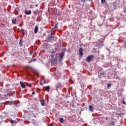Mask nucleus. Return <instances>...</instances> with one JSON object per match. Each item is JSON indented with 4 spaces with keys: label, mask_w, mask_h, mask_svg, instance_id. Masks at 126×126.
<instances>
[{
    "label": "nucleus",
    "mask_w": 126,
    "mask_h": 126,
    "mask_svg": "<svg viewBox=\"0 0 126 126\" xmlns=\"http://www.w3.org/2000/svg\"><path fill=\"white\" fill-rule=\"evenodd\" d=\"M35 6H36V7H37V6H38V5H35Z\"/></svg>",
    "instance_id": "473e14b6"
},
{
    "label": "nucleus",
    "mask_w": 126,
    "mask_h": 126,
    "mask_svg": "<svg viewBox=\"0 0 126 126\" xmlns=\"http://www.w3.org/2000/svg\"><path fill=\"white\" fill-rule=\"evenodd\" d=\"M22 32H24V30H23V29H22Z\"/></svg>",
    "instance_id": "2f4dec72"
},
{
    "label": "nucleus",
    "mask_w": 126,
    "mask_h": 126,
    "mask_svg": "<svg viewBox=\"0 0 126 126\" xmlns=\"http://www.w3.org/2000/svg\"><path fill=\"white\" fill-rule=\"evenodd\" d=\"M32 95H35V92H33L32 93Z\"/></svg>",
    "instance_id": "c756f323"
},
{
    "label": "nucleus",
    "mask_w": 126,
    "mask_h": 126,
    "mask_svg": "<svg viewBox=\"0 0 126 126\" xmlns=\"http://www.w3.org/2000/svg\"><path fill=\"white\" fill-rule=\"evenodd\" d=\"M79 52L80 56H83V49L82 48H80Z\"/></svg>",
    "instance_id": "0eeeda50"
},
{
    "label": "nucleus",
    "mask_w": 126,
    "mask_h": 126,
    "mask_svg": "<svg viewBox=\"0 0 126 126\" xmlns=\"http://www.w3.org/2000/svg\"><path fill=\"white\" fill-rule=\"evenodd\" d=\"M42 106H44L45 105V100L43 99L40 101Z\"/></svg>",
    "instance_id": "4468645a"
},
{
    "label": "nucleus",
    "mask_w": 126,
    "mask_h": 126,
    "mask_svg": "<svg viewBox=\"0 0 126 126\" xmlns=\"http://www.w3.org/2000/svg\"><path fill=\"white\" fill-rule=\"evenodd\" d=\"M20 84L22 87V88H26V86H25V84H24V83L23 82H20Z\"/></svg>",
    "instance_id": "423d86ee"
},
{
    "label": "nucleus",
    "mask_w": 126,
    "mask_h": 126,
    "mask_svg": "<svg viewBox=\"0 0 126 126\" xmlns=\"http://www.w3.org/2000/svg\"><path fill=\"white\" fill-rule=\"evenodd\" d=\"M99 78H102L104 76V73H100V74L98 75Z\"/></svg>",
    "instance_id": "ddd939ff"
},
{
    "label": "nucleus",
    "mask_w": 126,
    "mask_h": 126,
    "mask_svg": "<svg viewBox=\"0 0 126 126\" xmlns=\"http://www.w3.org/2000/svg\"><path fill=\"white\" fill-rule=\"evenodd\" d=\"M25 13L26 15H30V14H31L32 12L31 11H29L28 12L27 11V10L25 11Z\"/></svg>",
    "instance_id": "9d476101"
},
{
    "label": "nucleus",
    "mask_w": 126,
    "mask_h": 126,
    "mask_svg": "<svg viewBox=\"0 0 126 126\" xmlns=\"http://www.w3.org/2000/svg\"><path fill=\"white\" fill-rule=\"evenodd\" d=\"M94 58V55H90L86 59V62L87 63H90L92 61V59Z\"/></svg>",
    "instance_id": "f257e3e1"
},
{
    "label": "nucleus",
    "mask_w": 126,
    "mask_h": 126,
    "mask_svg": "<svg viewBox=\"0 0 126 126\" xmlns=\"http://www.w3.org/2000/svg\"><path fill=\"white\" fill-rule=\"evenodd\" d=\"M58 26V24H56L55 25V27L54 28L52 29V31H53L54 32H55V31H56V30H57V27Z\"/></svg>",
    "instance_id": "2eb2a0df"
},
{
    "label": "nucleus",
    "mask_w": 126,
    "mask_h": 126,
    "mask_svg": "<svg viewBox=\"0 0 126 126\" xmlns=\"http://www.w3.org/2000/svg\"><path fill=\"white\" fill-rule=\"evenodd\" d=\"M122 103H123V104H124V105H126V101H125V100H123V101H122Z\"/></svg>",
    "instance_id": "5701e85b"
},
{
    "label": "nucleus",
    "mask_w": 126,
    "mask_h": 126,
    "mask_svg": "<svg viewBox=\"0 0 126 126\" xmlns=\"http://www.w3.org/2000/svg\"><path fill=\"white\" fill-rule=\"evenodd\" d=\"M107 87H111V84H107Z\"/></svg>",
    "instance_id": "b1692460"
},
{
    "label": "nucleus",
    "mask_w": 126,
    "mask_h": 126,
    "mask_svg": "<svg viewBox=\"0 0 126 126\" xmlns=\"http://www.w3.org/2000/svg\"><path fill=\"white\" fill-rule=\"evenodd\" d=\"M44 83H46V82H44Z\"/></svg>",
    "instance_id": "f704fd0d"
},
{
    "label": "nucleus",
    "mask_w": 126,
    "mask_h": 126,
    "mask_svg": "<svg viewBox=\"0 0 126 126\" xmlns=\"http://www.w3.org/2000/svg\"><path fill=\"white\" fill-rule=\"evenodd\" d=\"M34 112H36V113H32V117H35V115H37L38 114V112H39V111L37 109H35Z\"/></svg>",
    "instance_id": "6e6552de"
},
{
    "label": "nucleus",
    "mask_w": 126,
    "mask_h": 126,
    "mask_svg": "<svg viewBox=\"0 0 126 126\" xmlns=\"http://www.w3.org/2000/svg\"><path fill=\"white\" fill-rule=\"evenodd\" d=\"M48 126H51V125H49Z\"/></svg>",
    "instance_id": "c9c22d12"
},
{
    "label": "nucleus",
    "mask_w": 126,
    "mask_h": 126,
    "mask_svg": "<svg viewBox=\"0 0 126 126\" xmlns=\"http://www.w3.org/2000/svg\"><path fill=\"white\" fill-rule=\"evenodd\" d=\"M45 91H47V92H50V86H47L46 87H45Z\"/></svg>",
    "instance_id": "9b49d317"
},
{
    "label": "nucleus",
    "mask_w": 126,
    "mask_h": 126,
    "mask_svg": "<svg viewBox=\"0 0 126 126\" xmlns=\"http://www.w3.org/2000/svg\"><path fill=\"white\" fill-rule=\"evenodd\" d=\"M32 63V60H31L29 62V63Z\"/></svg>",
    "instance_id": "c85d7f7f"
},
{
    "label": "nucleus",
    "mask_w": 126,
    "mask_h": 126,
    "mask_svg": "<svg viewBox=\"0 0 126 126\" xmlns=\"http://www.w3.org/2000/svg\"><path fill=\"white\" fill-rule=\"evenodd\" d=\"M81 2H85V0H81Z\"/></svg>",
    "instance_id": "bb28decb"
},
{
    "label": "nucleus",
    "mask_w": 126,
    "mask_h": 126,
    "mask_svg": "<svg viewBox=\"0 0 126 126\" xmlns=\"http://www.w3.org/2000/svg\"><path fill=\"white\" fill-rule=\"evenodd\" d=\"M30 8H34V5H30Z\"/></svg>",
    "instance_id": "aec40b11"
},
{
    "label": "nucleus",
    "mask_w": 126,
    "mask_h": 126,
    "mask_svg": "<svg viewBox=\"0 0 126 126\" xmlns=\"http://www.w3.org/2000/svg\"><path fill=\"white\" fill-rule=\"evenodd\" d=\"M89 110L91 112H94V108L93 107V106H92V105H90L89 106Z\"/></svg>",
    "instance_id": "1a4fd4ad"
},
{
    "label": "nucleus",
    "mask_w": 126,
    "mask_h": 126,
    "mask_svg": "<svg viewBox=\"0 0 126 126\" xmlns=\"http://www.w3.org/2000/svg\"><path fill=\"white\" fill-rule=\"evenodd\" d=\"M39 28H38V26H36L34 28V33L36 34L37 32H38Z\"/></svg>",
    "instance_id": "f8f14e48"
},
{
    "label": "nucleus",
    "mask_w": 126,
    "mask_h": 126,
    "mask_svg": "<svg viewBox=\"0 0 126 126\" xmlns=\"http://www.w3.org/2000/svg\"><path fill=\"white\" fill-rule=\"evenodd\" d=\"M10 123H11V124H13V123H14V121L10 120Z\"/></svg>",
    "instance_id": "393cba45"
},
{
    "label": "nucleus",
    "mask_w": 126,
    "mask_h": 126,
    "mask_svg": "<svg viewBox=\"0 0 126 126\" xmlns=\"http://www.w3.org/2000/svg\"><path fill=\"white\" fill-rule=\"evenodd\" d=\"M19 45H20V47H22V46H23V45H22V39H21L20 40Z\"/></svg>",
    "instance_id": "f3484780"
},
{
    "label": "nucleus",
    "mask_w": 126,
    "mask_h": 126,
    "mask_svg": "<svg viewBox=\"0 0 126 126\" xmlns=\"http://www.w3.org/2000/svg\"><path fill=\"white\" fill-rule=\"evenodd\" d=\"M101 2L104 4V3H106V0H101Z\"/></svg>",
    "instance_id": "a211bd4d"
},
{
    "label": "nucleus",
    "mask_w": 126,
    "mask_h": 126,
    "mask_svg": "<svg viewBox=\"0 0 126 126\" xmlns=\"http://www.w3.org/2000/svg\"><path fill=\"white\" fill-rule=\"evenodd\" d=\"M40 84H42V83H41Z\"/></svg>",
    "instance_id": "e433bc0d"
},
{
    "label": "nucleus",
    "mask_w": 126,
    "mask_h": 126,
    "mask_svg": "<svg viewBox=\"0 0 126 126\" xmlns=\"http://www.w3.org/2000/svg\"><path fill=\"white\" fill-rule=\"evenodd\" d=\"M12 23L13 24H16V19H12Z\"/></svg>",
    "instance_id": "dca6fc26"
},
{
    "label": "nucleus",
    "mask_w": 126,
    "mask_h": 126,
    "mask_svg": "<svg viewBox=\"0 0 126 126\" xmlns=\"http://www.w3.org/2000/svg\"><path fill=\"white\" fill-rule=\"evenodd\" d=\"M64 56V54H63V53H62L59 55V61H60V62L62 61V60H63Z\"/></svg>",
    "instance_id": "20e7f679"
},
{
    "label": "nucleus",
    "mask_w": 126,
    "mask_h": 126,
    "mask_svg": "<svg viewBox=\"0 0 126 126\" xmlns=\"http://www.w3.org/2000/svg\"><path fill=\"white\" fill-rule=\"evenodd\" d=\"M33 13H34V14H35V15H36V14H37V12L36 11H34Z\"/></svg>",
    "instance_id": "cd10ccee"
},
{
    "label": "nucleus",
    "mask_w": 126,
    "mask_h": 126,
    "mask_svg": "<svg viewBox=\"0 0 126 126\" xmlns=\"http://www.w3.org/2000/svg\"><path fill=\"white\" fill-rule=\"evenodd\" d=\"M60 123H63V118H61L60 120Z\"/></svg>",
    "instance_id": "6ab92c4d"
},
{
    "label": "nucleus",
    "mask_w": 126,
    "mask_h": 126,
    "mask_svg": "<svg viewBox=\"0 0 126 126\" xmlns=\"http://www.w3.org/2000/svg\"><path fill=\"white\" fill-rule=\"evenodd\" d=\"M125 13H126V9L124 10Z\"/></svg>",
    "instance_id": "7c9ffc66"
},
{
    "label": "nucleus",
    "mask_w": 126,
    "mask_h": 126,
    "mask_svg": "<svg viewBox=\"0 0 126 126\" xmlns=\"http://www.w3.org/2000/svg\"><path fill=\"white\" fill-rule=\"evenodd\" d=\"M51 38H53L54 39V37L52 36Z\"/></svg>",
    "instance_id": "72a5a7b5"
},
{
    "label": "nucleus",
    "mask_w": 126,
    "mask_h": 126,
    "mask_svg": "<svg viewBox=\"0 0 126 126\" xmlns=\"http://www.w3.org/2000/svg\"><path fill=\"white\" fill-rule=\"evenodd\" d=\"M28 87H32V84H28Z\"/></svg>",
    "instance_id": "412c9836"
},
{
    "label": "nucleus",
    "mask_w": 126,
    "mask_h": 126,
    "mask_svg": "<svg viewBox=\"0 0 126 126\" xmlns=\"http://www.w3.org/2000/svg\"><path fill=\"white\" fill-rule=\"evenodd\" d=\"M57 53L56 50H53L51 53H50V57L51 59H54V57L55 56V54Z\"/></svg>",
    "instance_id": "f03ea898"
},
{
    "label": "nucleus",
    "mask_w": 126,
    "mask_h": 126,
    "mask_svg": "<svg viewBox=\"0 0 126 126\" xmlns=\"http://www.w3.org/2000/svg\"><path fill=\"white\" fill-rule=\"evenodd\" d=\"M33 53H34V52L33 51H32L30 52V55L31 56L32 55V54H33Z\"/></svg>",
    "instance_id": "4be33fe9"
},
{
    "label": "nucleus",
    "mask_w": 126,
    "mask_h": 126,
    "mask_svg": "<svg viewBox=\"0 0 126 126\" xmlns=\"http://www.w3.org/2000/svg\"><path fill=\"white\" fill-rule=\"evenodd\" d=\"M32 61L33 62H36V59H32Z\"/></svg>",
    "instance_id": "a878e982"
},
{
    "label": "nucleus",
    "mask_w": 126,
    "mask_h": 126,
    "mask_svg": "<svg viewBox=\"0 0 126 126\" xmlns=\"http://www.w3.org/2000/svg\"><path fill=\"white\" fill-rule=\"evenodd\" d=\"M58 61V57L56 56L55 58L51 59V62L52 63H56Z\"/></svg>",
    "instance_id": "39448f33"
},
{
    "label": "nucleus",
    "mask_w": 126,
    "mask_h": 126,
    "mask_svg": "<svg viewBox=\"0 0 126 126\" xmlns=\"http://www.w3.org/2000/svg\"><path fill=\"white\" fill-rule=\"evenodd\" d=\"M56 90L57 91L59 88H61V89H62V87H63V86H62V84L60 83H58L56 85Z\"/></svg>",
    "instance_id": "7ed1b4c3"
}]
</instances>
